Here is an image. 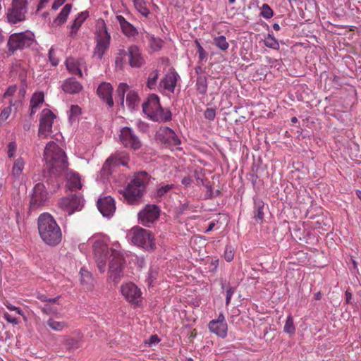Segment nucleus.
<instances>
[{
  "instance_id": "1",
  "label": "nucleus",
  "mask_w": 361,
  "mask_h": 361,
  "mask_svg": "<svg viewBox=\"0 0 361 361\" xmlns=\"http://www.w3.org/2000/svg\"><path fill=\"white\" fill-rule=\"evenodd\" d=\"M38 231L42 240L49 246H56L62 239L59 226L49 213L39 215L37 220Z\"/></svg>"
},
{
  "instance_id": "2",
  "label": "nucleus",
  "mask_w": 361,
  "mask_h": 361,
  "mask_svg": "<svg viewBox=\"0 0 361 361\" xmlns=\"http://www.w3.org/2000/svg\"><path fill=\"white\" fill-rule=\"evenodd\" d=\"M44 159L51 174L59 175L68 166V161L65 152L56 143L51 141L45 147Z\"/></svg>"
},
{
  "instance_id": "3",
  "label": "nucleus",
  "mask_w": 361,
  "mask_h": 361,
  "mask_svg": "<svg viewBox=\"0 0 361 361\" xmlns=\"http://www.w3.org/2000/svg\"><path fill=\"white\" fill-rule=\"evenodd\" d=\"M149 180V176L145 171H141L134 176L123 192V195L128 204H134L139 202Z\"/></svg>"
},
{
  "instance_id": "4",
  "label": "nucleus",
  "mask_w": 361,
  "mask_h": 361,
  "mask_svg": "<svg viewBox=\"0 0 361 361\" xmlns=\"http://www.w3.org/2000/svg\"><path fill=\"white\" fill-rule=\"evenodd\" d=\"M142 111L154 121H169L172 114L170 110H164L160 105L159 98L157 94H150L147 101L142 104Z\"/></svg>"
},
{
  "instance_id": "5",
  "label": "nucleus",
  "mask_w": 361,
  "mask_h": 361,
  "mask_svg": "<svg viewBox=\"0 0 361 361\" xmlns=\"http://www.w3.org/2000/svg\"><path fill=\"white\" fill-rule=\"evenodd\" d=\"M95 27V47L94 48L92 57L101 60L109 48L111 36L107 32L106 23L104 20L99 19L96 23Z\"/></svg>"
},
{
  "instance_id": "6",
  "label": "nucleus",
  "mask_w": 361,
  "mask_h": 361,
  "mask_svg": "<svg viewBox=\"0 0 361 361\" xmlns=\"http://www.w3.org/2000/svg\"><path fill=\"white\" fill-rule=\"evenodd\" d=\"M126 260L123 254L116 250H111V259L109 264L108 279L114 283H118L124 276Z\"/></svg>"
},
{
  "instance_id": "7",
  "label": "nucleus",
  "mask_w": 361,
  "mask_h": 361,
  "mask_svg": "<svg viewBox=\"0 0 361 361\" xmlns=\"http://www.w3.org/2000/svg\"><path fill=\"white\" fill-rule=\"evenodd\" d=\"M106 240L105 236L94 235L92 237L95 262L101 273H104L106 270V259L109 254Z\"/></svg>"
},
{
  "instance_id": "8",
  "label": "nucleus",
  "mask_w": 361,
  "mask_h": 361,
  "mask_svg": "<svg viewBox=\"0 0 361 361\" xmlns=\"http://www.w3.org/2000/svg\"><path fill=\"white\" fill-rule=\"evenodd\" d=\"M128 236L135 245L152 250L155 247L154 238L148 230L135 226L129 231Z\"/></svg>"
},
{
  "instance_id": "9",
  "label": "nucleus",
  "mask_w": 361,
  "mask_h": 361,
  "mask_svg": "<svg viewBox=\"0 0 361 361\" xmlns=\"http://www.w3.org/2000/svg\"><path fill=\"white\" fill-rule=\"evenodd\" d=\"M49 200V194L44 183L35 185L30 195V210L35 211L44 207Z\"/></svg>"
},
{
  "instance_id": "10",
  "label": "nucleus",
  "mask_w": 361,
  "mask_h": 361,
  "mask_svg": "<svg viewBox=\"0 0 361 361\" xmlns=\"http://www.w3.org/2000/svg\"><path fill=\"white\" fill-rule=\"evenodd\" d=\"M156 139L165 147H176L181 143L176 133L170 128L161 126L156 133Z\"/></svg>"
},
{
  "instance_id": "11",
  "label": "nucleus",
  "mask_w": 361,
  "mask_h": 361,
  "mask_svg": "<svg viewBox=\"0 0 361 361\" xmlns=\"http://www.w3.org/2000/svg\"><path fill=\"white\" fill-rule=\"evenodd\" d=\"M11 6L7 13L8 21L11 24L23 21L27 11V0H13Z\"/></svg>"
},
{
  "instance_id": "12",
  "label": "nucleus",
  "mask_w": 361,
  "mask_h": 361,
  "mask_svg": "<svg viewBox=\"0 0 361 361\" xmlns=\"http://www.w3.org/2000/svg\"><path fill=\"white\" fill-rule=\"evenodd\" d=\"M34 42V35L32 32L15 33L10 36L8 46L10 50L14 51L30 47Z\"/></svg>"
},
{
  "instance_id": "13",
  "label": "nucleus",
  "mask_w": 361,
  "mask_h": 361,
  "mask_svg": "<svg viewBox=\"0 0 361 361\" xmlns=\"http://www.w3.org/2000/svg\"><path fill=\"white\" fill-rule=\"evenodd\" d=\"M84 202L82 197L74 194L61 198L59 204L63 211L68 213V215H71L75 212L82 210L84 207Z\"/></svg>"
},
{
  "instance_id": "14",
  "label": "nucleus",
  "mask_w": 361,
  "mask_h": 361,
  "mask_svg": "<svg viewBox=\"0 0 361 361\" xmlns=\"http://www.w3.org/2000/svg\"><path fill=\"white\" fill-rule=\"evenodd\" d=\"M55 117L54 113L48 109L42 111L38 131L39 137L47 138L52 133V125Z\"/></svg>"
},
{
  "instance_id": "15",
  "label": "nucleus",
  "mask_w": 361,
  "mask_h": 361,
  "mask_svg": "<svg viewBox=\"0 0 361 361\" xmlns=\"http://www.w3.org/2000/svg\"><path fill=\"white\" fill-rule=\"evenodd\" d=\"M120 141L126 148H130L134 151L141 148L142 143L133 130L128 127H124L121 130Z\"/></svg>"
},
{
  "instance_id": "16",
  "label": "nucleus",
  "mask_w": 361,
  "mask_h": 361,
  "mask_svg": "<svg viewBox=\"0 0 361 361\" xmlns=\"http://www.w3.org/2000/svg\"><path fill=\"white\" fill-rule=\"evenodd\" d=\"M128 63L133 68H140L145 65V59L141 49L135 45L130 46L126 50Z\"/></svg>"
},
{
  "instance_id": "17",
  "label": "nucleus",
  "mask_w": 361,
  "mask_h": 361,
  "mask_svg": "<svg viewBox=\"0 0 361 361\" xmlns=\"http://www.w3.org/2000/svg\"><path fill=\"white\" fill-rule=\"evenodd\" d=\"M159 216V209L157 205H147L145 208L139 212V220L142 225L149 226Z\"/></svg>"
},
{
  "instance_id": "18",
  "label": "nucleus",
  "mask_w": 361,
  "mask_h": 361,
  "mask_svg": "<svg viewBox=\"0 0 361 361\" xmlns=\"http://www.w3.org/2000/svg\"><path fill=\"white\" fill-rule=\"evenodd\" d=\"M122 295L133 304H138L141 298V290L133 283H126L121 286Z\"/></svg>"
},
{
  "instance_id": "19",
  "label": "nucleus",
  "mask_w": 361,
  "mask_h": 361,
  "mask_svg": "<svg viewBox=\"0 0 361 361\" xmlns=\"http://www.w3.org/2000/svg\"><path fill=\"white\" fill-rule=\"evenodd\" d=\"M97 207L103 216L109 218L116 212V203L111 196H104L98 199Z\"/></svg>"
},
{
  "instance_id": "20",
  "label": "nucleus",
  "mask_w": 361,
  "mask_h": 361,
  "mask_svg": "<svg viewBox=\"0 0 361 361\" xmlns=\"http://www.w3.org/2000/svg\"><path fill=\"white\" fill-rule=\"evenodd\" d=\"M179 75L175 69L171 68L160 80L159 87L170 93H173Z\"/></svg>"
},
{
  "instance_id": "21",
  "label": "nucleus",
  "mask_w": 361,
  "mask_h": 361,
  "mask_svg": "<svg viewBox=\"0 0 361 361\" xmlns=\"http://www.w3.org/2000/svg\"><path fill=\"white\" fill-rule=\"evenodd\" d=\"M209 329L218 336L225 338L227 336L228 326L224 314H220L216 319L211 321L209 323Z\"/></svg>"
},
{
  "instance_id": "22",
  "label": "nucleus",
  "mask_w": 361,
  "mask_h": 361,
  "mask_svg": "<svg viewBox=\"0 0 361 361\" xmlns=\"http://www.w3.org/2000/svg\"><path fill=\"white\" fill-rule=\"evenodd\" d=\"M113 87L110 83L102 82L101 83L97 90V94L98 97L106 104L111 107L114 106V100L112 98Z\"/></svg>"
},
{
  "instance_id": "23",
  "label": "nucleus",
  "mask_w": 361,
  "mask_h": 361,
  "mask_svg": "<svg viewBox=\"0 0 361 361\" xmlns=\"http://www.w3.org/2000/svg\"><path fill=\"white\" fill-rule=\"evenodd\" d=\"M130 160L126 152H119L112 154L105 162V166H118L119 165L127 166Z\"/></svg>"
},
{
  "instance_id": "24",
  "label": "nucleus",
  "mask_w": 361,
  "mask_h": 361,
  "mask_svg": "<svg viewBox=\"0 0 361 361\" xmlns=\"http://www.w3.org/2000/svg\"><path fill=\"white\" fill-rule=\"evenodd\" d=\"M116 18L120 25L123 33L126 36L130 37H135L138 34L136 28L132 24L128 22L123 16L118 15L116 16Z\"/></svg>"
},
{
  "instance_id": "25",
  "label": "nucleus",
  "mask_w": 361,
  "mask_h": 361,
  "mask_svg": "<svg viewBox=\"0 0 361 361\" xmlns=\"http://www.w3.org/2000/svg\"><path fill=\"white\" fill-rule=\"evenodd\" d=\"M61 87L68 94H76L82 90V85L73 78L64 80Z\"/></svg>"
},
{
  "instance_id": "26",
  "label": "nucleus",
  "mask_w": 361,
  "mask_h": 361,
  "mask_svg": "<svg viewBox=\"0 0 361 361\" xmlns=\"http://www.w3.org/2000/svg\"><path fill=\"white\" fill-rule=\"evenodd\" d=\"M264 203L260 199L254 200V219L257 224H262L264 216Z\"/></svg>"
},
{
  "instance_id": "27",
  "label": "nucleus",
  "mask_w": 361,
  "mask_h": 361,
  "mask_svg": "<svg viewBox=\"0 0 361 361\" xmlns=\"http://www.w3.org/2000/svg\"><path fill=\"white\" fill-rule=\"evenodd\" d=\"M66 187L71 191L80 189L82 184L78 174L69 173L66 176Z\"/></svg>"
},
{
  "instance_id": "28",
  "label": "nucleus",
  "mask_w": 361,
  "mask_h": 361,
  "mask_svg": "<svg viewBox=\"0 0 361 361\" xmlns=\"http://www.w3.org/2000/svg\"><path fill=\"white\" fill-rule=\"evenodd\" d=\"M72 5L70 4H66L62 8L61 11L56 16L52 22V26L57 27L63 24L71 13Z\"/></svg>"
},
{
  "instance_id": "29",
  "label": "nucleus",
  "mask_w": 361,
  "mask_h": 361,
  "mask_svg": "<svg viewBox=\"0 0 361 361\" xmlns=\"http://www.w3.org/2000/svg\"><path fill=\"white\" fill-rule=\"evenodd\" d=\"M25 161L23 158L18 157L13 163L11 176L14 180H18L24 169Z\"/></svg>"
},
{
  "instance_id": "30",
  "label": "nucleus",
  "mask_w": 361,
  "mask_h": 361,
  "mask_svg": "<svg viewBox=\"0 0 361 361\" xmlns=\"http://www.w3.org/2000/svg\"><path fill=\"white\" fill-rule=\"evenodd\" d=\"M67 69L72 74H78L80 76L82 75L81 65L75 61L73 59H68L66 61Z\"/></svg>"
},
{
  "instance_id": "31",
  "label": "nucleus",
  "mask_w": 361,
  "mask_h": 361,
  "mask_svg": "<svg viewBox=\"0 0 361 361\" xmlns=\"http://www.w3.org/2000/svg\"><path fill=\"white\" fill-rule=\"evenodd\" d=\"M127 59L126 51L118 49L115 59V66L117 69L122 70Z\"/></svg>"
},
{
  "instance_id": "32",
  "label": "nucleus",
  "mask_w": 361,
  "mask_h": 361,
  "mask_svg": "<svg viewBox=\"0 0 361 361\" xmlns=\"http://www.w3.org/2000/svg\"><path fill=\"white\" fill-rule=\"evenodd\" d=\"M139 96L135 91H129L126 96V102L129 108L134 109L139 104Z\"/></svg>"
},
{
  "instance_id": "33",
  "label": "nucleus",
  "mask_w": 361,
  "mask_h": 361,
  "mask_svg": "<svg viewBox=\"0 0 361 361\" xmlns=\"http://www.w3.org/2000/svg\"><path fill=\"white\" fill-rule=\"evenodd\" d=\"M88 16V12H82L80 14L78 15V16L74 20L73 24L71 25V35H73L76 33L78 28L80 27L83 21L87 18Z\"/></svg>"
},
{
  "instance_id": "34",
  "label": "nucleus",
  "mask_w": 361,
  "mask_h": 361,
  "mask_svg": "<svg viewBox=\"0 0 361 361\" xmlns=\"http://www.w3.org/2000/svg\"><path fill=\"white\" fill-rule=\"evenodd\" d=\"M134 6L136 10L143 16L147 17L149 14V10L147 6L145 0H133Z\"/></svg>"
},
{
  "instance_id": "35",
  "label": "nucleus",
  "mask_w": 361,
  "mask_h": 361,
  "mask_svg": "<svg viewBox=\"0 0 361 361\" xmlns=\"http://www.w3.org/2000/svg\"><path fill=\"white\" fill-rule=\"evenodd\" d=\"M197 90L201 94H205L207 91V81L205 75H200L197 78Z\"/></svg>"
},
{
  "instance_id": "36",
  "label": "nucleus",
  "mask_w": 361,
  "mask_h": 361,
  "mask_svg": "<svg viewBox=\"0 0 361 361\" xmlns=\"http://www.w3.org/2000/svg\"><path fill=\"white\" fill-rule=\"evenodd\" d=\"M159 75V73L158 70H154L149 74L147 81V86L148 88L151 90L155 88Z\"/></svg>"
},
{
  "instance_id": "37",
  "label": "nucleus",
  "mask_w": 361,
  "mask_h": 361,
  "mask_svg": "<svg viewBox=\"0 0 361 361\" xmlns=\"http://www.w3.org/2000/svg\"><path fill=\"white\" fill-rule=\"evenodd\" d=\"M214 44L221 51H226L229 47V44L226 41V37L220 35L214 38Z\"/></svg>"
},
{
  "instance_id": "38",
  "label": "nucleus",
  "mask_w": 361,
  "mask_h": 361,
  "mask_svg": "<svg viewBox=\"0 0 361 361\" xmlns=\"http://www.w3.org/2000/svg\"><path fill=\"white\" fill-rule=\"evenodd\" d=\"M284 332L289 334L290 336H292L295 334V327L293 323V319L291 315H289L286 321L284 328H283Z\"/></svg>"
},
{
  "instance_id": "39",
  "label": "nucleus",
  "mask_w": 361,
  "mask_h": 361,
  "mask_svg": "<svg viewBox=\"0 0 361 361\" xmlns=\"http://www.w3.org/2000/svg\"><path fill=\"white\" fill-rule=\"evenodd\" d=\"M47 324L49 328L56 331H62L67 326L65 322H57L54 320L53 319H48Z\"/></svg>"
},
{
  "instance_id": "40",
  "label": "nucleus",
  "mask_w": 361,
  "mask_h": 361,
  "mask_svg": "<svg viewBox=\"0 0 361 361\" xmlns=\"http://www.w3.org/2000/svg\"><path fill=\"white\" fill-rule=\"evenodd\" d=\"M81 114V108L78 105H72L68 111V119L71 123L75 121L77 117Z\"/></svg>"
},
{
  "instance_id": "41",
  "label": "nucleus",
  "mask_w": 361,
  "mask_h": 361,
  "mask_svg": "<svg viewBox=\"0 0 361 361\" xmlns=\"http://www.w3.org/2000/svg\"><path fill=\"white\" fill-rule=\"evenodd\" d=\"M44 102V94L42 92H35L32 94L30 99V104L39 106Z\"/></svg>"
},
{
  "instance_id": "42",
  "label": "nucleus",
  "mask_w": 361,
  "mask_h": 361,
  "mask_svg": "<svg viewBox=\"0 0 361 361\" xmlns=\"http://www.w3.org/2000/svg\"><path fill=\"white\" fill-rule=\"evenodd\" d=\"M174 185L173 184H167L163 186L159 187L157 190V197H162L165 195H166L172 188H173Z\"/></svg>"
},
{
  "instance_id": "43",
  "label": "nucleus",
  "mask_w": 361,
  "mask_h": 361,
  "mask_svg": "<svg viewBox=\"0 0 361 361\" xmlns=\"http://www.w3.org/2000/svg\"><path fill=\"white\" fill-rule=\"evenodd\" d=\"M264 44L266 47L274 49H278L279 47V44L277 40L271 35H269L267 37L265 38Z\"/></svg>"
},
{
  "instance_id": "44",
  "label": "nucleus",
  "mask_w": 361,
  "mask_h": 361,
  "mask_svg": "<svg viewBox=\"0 0 361 361\" xmlns=\"http://www.w3.org/2000/svg\"><path fill=\"white\" fill-rule=\"evenodd\" d=\"M149 45L153 51H159L162 47L163 41L159 38L152 37L149 40Z\"/></svg>"
},
{
  "instance_id": "45",
  "label": "nucleus",
  "mask_w": 361,
  "mask_h": 361,
  "mask_svg": "<svg viewBox=\"0 0 361 361\" xmlns=\"http://www.w3.org/2000/svg\"><path fill=\"white\" fill-rule=\"evenodd\" d=\"M129 86L126 83H121L117 89V93L121 99L123 103L124 101V96L126 92H128Z\"/></svg>"
},
{
  "instance_id": "46",
  "label": "nucleus",
  "mask_w": 361,
  "mask_h": 361,
  "mask_svg": "<svg viewBox=\"0 0 361 361\" xmlns=\"http://www.w3.org/2000/svg\"><path fill=\"white\" fill-rule=\"evenodd\" d=\"M12 102L10 101V106L4 108L0 114V121L4 122L9 117L12 111Z\"/></svg>"
},
{
  "instance_id": "47",
  "label": "nucleus",
  "mask_w": 361,
  "mask_h": 361,
  "mask_svg": "<svg viewBox=\"0 0 361 361\" xmlns=\"http://www.w3.org/2000/svg\"><path fill=\"white\" fill-rule=\"evenodd\" d=\"M261 15L264 18L269 19L273 16V11L268 4H264L262 7Z\"/></svg>"
},
{
  "instance_id": "48",
  "label": "nucleus",
  "mask_w": 361,
  "mask_h": 361,
  "mask_svg": "<svg viewBox=\"0 0 361 361\" xmlns=\"http://www.w3.org/2000/svg\"><path fill=\"white\" fill-rule=\"evenodd\" d=\"M234 252L231 246L227 245L225 248L224 257L226 262H231L233 259Z\"/></svg>"
},
{
  "instance_id": "49",
  "label": "nucleus",
  "mask_w": 361,
  "mask_h": 361,
  "mask_svg": "<svg viewBox=\"0 0 361 361\" xmlns=\"http://www.w3.org/2000/svg\"><path fill=\"white\" fill-rule=\"evenodd\" d=\"M80 281L81 283H87L89 279L90 278V272L85 269L84 267H82L80 271Z\"/></svg>"
},
{
  "instance_id": "50",
  "label": "nucleus",
  "mask_w": 361,
  "mask_h": 361,
  "mask_svg": "<svg viewBox=\"0 0 361 361\" xmlns=\"http://www.w3.org/2000/svg\"><path fill=\"white\" fill-rule=\"evenodd\" d=\"M44 313L47 314H54L57 313V308L51 306L49 303H46L42 308Z\"/></svg>"
},
{
  "instance_id": "51",
  "label": "nucleus",
  "mask_w": 361,
  "mask_h": 361,
  "mask_svg": "<svg viewBox=\"0 0 361 361\" xmlns=\"http://www.w3.org/2000/svg\"><path fill=\"white\" fill-rule=\"evenodd\" d=\"M48 56L49 61L51 63V65L54 66H56L59 63V60L56 57L55 51L52 47L49 49Z\"/></svg>"
},
{
  "instance_id": "52",
  "label": "nucleus",
  "mask_w": 361,
  "mask_h": 361,
  "mask_svg": "<svg viewBox=\"0 0 361 361\" xmlns=\"http://www.w3.org/2000/svg\"><path fill=\"white\" fill-rule=\"evenodd\" d=\"M17 149V145L16 142H11L8 145L7 154L9 158H13Z\"/></svg>"
},
{
  "instance_id": "53",
  "label": "nucleus",
  "mask_w": 361,
  "mask_h": 361,
  "mask_svg": "<svg viewBox=\"0 0 361 361\" xmlns=\"http://www.w3.org/2000/svg\"><path fill=\"white\" fill-rule=\"evenodd\" d=\"M195 44L197 47V52H198L199 58L200 60L202 61L204 59H206L207 53L204 51V49H203V47L201 46V44H200V42H198L197 39L195 40Z\"/></svg>"
},
{
  "instance_id": "54",
  "label": "nucleus",
  "mask_w": 361,
  "mask_h": 361,
  "mask_svg": "<svg viewBox=\"0 0 361 361\" xmlns=\"http://www.w3.org/2000/svg\"><path fill=\"white\" fill-rule=\"evenodd\" d=\"M215 116L216 111L212 108L207 109L204 111V117L208 120L212 121L214 119Z\"/></svg>"
},
{
  "instance_id": "55",
  "label": "nucleus",
  "mask_w": 361,
  "mask_h": 361,
  "mask_svg": "<svg viewBox=\"0 0 361 361\" xmlns=\"http://www.w3.org/2000/svg\"><path fill=\"white\" fill-rule=\"evenodd\" d=\"M4 318L9 323L12 324H17L18 323V319L16 318L15 317H13L11 314H10L8 312H5L4 314Z\"/></svg>"
},
{
  "instance_id": "56",
  "label": "nucleus",
  "mask_w": 361,
  "mask_h": 361,
  "mask_svg": "<svg viewBox=\"0 0 361 361\" xmlns=\"http://www.w3.org/2000/svg\"><path fill=\"white\" fill-rule=\"evenodd\" d=\"M234 292H235V288L233 287H231L227 290L226 294V304L227 305H228L230 304L231 297L233 295Z\"/></svg>"
},
{
  "instance_id": "57",
  "label": "nucleus",
  "mask_w": 361,
  "mask_h": 361,
  "mask_svg": "<svg viewBox=\"0 0 361 361\" xmlns=\"http://www.w3.org/2000/svg\"><path fill=\"white\" fill-rule=\"evenodd\" d=\"M159 339L157 335H152L149 337V338L145 342L149 346L157 344L159 342Z\"/></svg>"
},
{
  "instance_id": "58",
  "label": "nucleus",
  "mask_w": 361,
  "mask_h": 361,
  "mask_svg": "<svg viewBox=\"0 0 361 361\" xmlns=\"http://www.w3.org/2000/svg\"><path fill=\"white\" fill-rule=\"evenodd\" d=\"M66 0H55L52 4V9L57 10L61 6H62Z\"/></svg>"
},
{
  "instance_id": "59",
  "label": "nucleus",
  "mask_w": 361,
  "mask_h": 361,
  "mask_svg": "<svg viewBox=\"0 0 361 361\" xmlns=\"http://www.w3.org/2000/svg\"><path fill=\"white\" fill-rule=\"evenodd\" d=\"M16 90V87L15 86L9 87L8 88V90H6V92L4 93V97H6L12 96L15 93Z\"/></svg>"
},
{
  "instance_id": "60",
  "label": "nucleus",
  "mask_w": 361,
  "mask_h": 361,
  "mask_svg": "<svg viewBox=\"0 0 361 361\" xmlns=\"http://www.w3.org/2000/svg\"><path fill=\"white\" fill-rule=\"evenodd\" d=\"M157 275V273L156 271H153V270H150L149 273V278H148V280H149V283H152V281L156 279V276Z\"/></svg>"
},
{
  "instance_id": "61",
  "label": "nucleus",
  "mask_w": 361,
  "mask_h": 361,
  "mask_svg": "<svg viewBox=\"0 0 361 361\" xmlns=\"http://www.w3.org/2000/svg\"><path fill=\"white\" fill-rule=\"evenodd\" d=\"M6 307L11 311H16L18 314H22V310L19 307H17L11 304L7 305Z\"/></svg>"
},
{
  "instance_id": "62",
  "label": "nucleus",
  "mask_w": 361,
  "mask_h": 361,
  "mask_svg": "<svg viewBox=\"0 0 361 361\" xmlns=\"http://www.w3.org/2000/svg\"><path fill=\"white\" fill-rule=\"evenodd\" d=\"M192 181V177L190 176L184 177L181 180L182 183L186 186L190 185Z\"/></svg>"
},
{
  "instance_id": "63",
  "label": "nucleus",
  "mask_w": 361,
  "mask_h": 361,
  "mask_svg": "<svg viewBox=\"0 0 361 361\" xmlns=\"http://www.w3.org/2000/svg\"><path fill=\"white\" fill-rule=\"evenodd\" d=\"M49 0H40L38 6H37V10H41L42 9L44 6H45V4H47L49 2Z\"/></svg>"
},
{
  "instance_id": "64",
  "label": "nucleus",
  "mask_w": 361,
  "mask_h": 361,
  "mask_svg": "<svg viewBox=\"0 0 361 361\" xmlns=\"http://www.w3.org/2000/svg\"><path fill=\"white\" fill-rule=\"evenodd\" d=\"M38 107L39 106L30 104V116H32L36 113V111L38 109Z\"/></svg>"
}]
</instances>
